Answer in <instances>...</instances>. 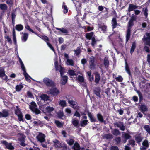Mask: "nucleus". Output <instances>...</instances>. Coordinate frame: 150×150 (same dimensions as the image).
Listing matches in <instances>:
<instances>
[{
	"label": "nucleus",
	"instance_id": "obj_1",
	"mask_svg": "<svg viewBox=\"0 0 150 150\" xmlns=\"http://www.w3.org/2000/svg\"><path fill=\"white\" fill-rule=\"evenodd\" d=\"M136 91L139 98V103L138 104V109L141 112L145 114V112L148 111V107L146 104L142 102L143 100V97L141 92L139 90H136Z\"/></svg>",
	"mask_w": 150,
	"mask_h": 150
},
{
	"label": "nucleus",
	"instance_id": "obj_2",
	"mask_svg": "<svg viewBox=\"0 0 150 150\" xmlns=\"http://www.w3.org/2000/svg\"><path fill=\"white\" fill-rule=\"evenodd\" d=\"M134 25V21L129 20L127 27L126 35V42H127L129 40L131 36V32L132 27Z\"/></svg>",
	"mask_w": 150,
	"mask_h": 150
},
{
	"label": "nucleus",
	"instance_id": "obj_3",
	"mask_svg": "<svg viewBox=\"0 0 150 150\" xmlns=\"http://www.w3.org/2000/svg\"><path fill=\"white\" fill-rule=\"evenodd\" d=\"M48 94H50L52 96H57L60 93V91L55 87H52L49 89V91L47 92Z\"/></svg>",
	"mask_w": 150,
	"mask_h": 150
},
{
	"label": "nucleus",
	"instance_id": "obj_4",
	"mask_svg": "<svg viewBox=\"0 0 150 150\" xmlns=\"http://www.w3.org/2000/svg\"><path fill=\"white\" fill-rule=\"evenodd\" d=\"M96 59L93 56H91L89 58V68L91 70H94L95 69L97 62H96Z\"/></svg>",
	"mask_w": 150,
	"mask_h": 150
},
{
	"label": "nucleus",
	"instance_id": "obj_5",
	"mask_svg": "<svg viewBox=\"0 0 150 150\" xmlns=\"http://www.w3.org/2000/svg\"><path fill=\"white\" fill-rule=\"evenodd\" d=\"M43 82L47 87H52L55 86L54 82L48 78H44L43 79Z\"/></svg>",
	"mask_w": 150,
	"mask_h": 150
},
{
	"label": "nucleus",
	"instance_id": "obj_6",
	"mask_svg": "<svg viewBox=\"0 0 150 150\" xmlns=\"http://www.w3.org/2000/svg\"><path fill=\"white\" fill-rule=\"evenodd\" d=\"M1 143L5 145L6 148L10 150H13L14 149V147L12 146V144L11 143H8L5 140H2Z\"/></svg>",
	"mask_w": 150,
	"mask_h": 150
},
{
	"label": "nucleus",
	"instance_id": "obj_7",
	"mask_svg": "<svg viewBox=\"0 0 150 150\" xmlns=\"http://www.w3.org/2000/svg\"><path fill=\"white\" fill-rule=\"evenodd\" d=\"M114 125L115 126L120 128V129L122 131H124L125 130V127L123 125V123L121 121L116 122L114 123Z\"/></svg>",
	"mask_w": 150,
	"mask_h": 150
},
{
	"label": "nucleus",
	"instance_id": "obj_8",
	"mask_svg": "<svg viewBox=\"0 0 150 150\" xmlns=\"http://www.w3.org/2000/svg\"><path fill=\"white\" fill-rule=\"evenodd\" d=\"M45 134L41 133H39L38 135L36 137V138L38 141L41 143L45 141Z\"/></svg>",
	"mask_w": 150,
	"mask_h": 150
},
{
	"label": "nucleus",
	"instance_id": "obj_9",
	"mask_svg": "<svg viewBox=\"0 0 150 150\" xmlns=\"http://www.w3.org/2000/svg\"><path fill=\"white\" fill-rule=\"evenodd\" d=\"M68 102L70 104V106L74 109H76L77 107H78L77 105V103L73 101L71 98H70L68 99Z\"/></svg>",
	"mask_w": 150,
	"mask_h": 150
},
{
	"label": "nucleus",
	"instance_id": "obj_10",
	"mask_svg": "<svg viewBox=\"0 0 150 150\" xmlns=\"http://www.w3.org/2000/svg\"><path fill=\"white\" fill-rule=\"evenodd\" d=\"M146 37L144 36L142 38V40L144 42H146L145 44L146 45L150 46V33H146Z\"/></svg>",
	"mask_w": 150,
	"mask_h": 150
},
{
	"label": "nucleus",
	"instance_id": "obj_11",
	"mask_svg": "<svg viewBox=\"0 0 150 150\" xmlns=\"http://www.w3.org/2000/svg\"><path fill=\"white\" fill-rule=\"evenodd\" d=\"M122 137L125 139L123 140V142L125 143L127 140L130 139L132 138V136L127 133L123 132L122 133Z\"/></svg>",
	"mask_w": 150,
	"mask_h": 150
},
{
	"label": "nucleus",
	"instance_id": "obj_12",
	"mask_svg": "<svg viewBox=\"0 0 150 150\" xmlns=\"http://www.w3.org/2000/svg\"><path fill=\"white\" fill-rule=\"evenodd\" d=\"M143 146L140 148V150H146L149 146L148 141L147 140H144L142 143Z\"/></svg>",
	"mask_w": 150,
	"mask_h": 150
},
{
	"label": "nucleus",
	"instance_id": "obj_13",
	"mask_svg": "<svg viewBox=\"0 0 150 150\" xmlns=\"http://www.w3.org/2000/svg\"><path fill=\"white\" fill-rule=\"evenodd\" d=\"M52 142L55 147L62 148V146L63 143H61L60 141L56 139L53 140Z\"/></svg>",
	"mask_w": 150,
	"mask_h": 150
},
{
	"label": "nucleus",
	"instance_id": "obj_14",
	"mask_svg": "<svg viewBox=\"0 0 150 150\" xmlns=\"http://www.w3.org/2000/svg\"><path fill=\"white\" fill-rule=\"evenodd\" d=\"M68 77L66 75L61 76L60 83L62 85H65L67 82Z\"/></svg>",
	"mask_w": 150,
	"mask_h": 150
},
{
	"label": "nucleus",
	"instance_id": "obj_15",
	"mask_svg": "<svg viewBox=\"0 0 150 150\" xmlns=\"http://www.w3.org/2000/svg\"><path fill=\"white\" fill-rule=\"evenodd\" d=\"M94 93L100 98H101L100 92H101V88L99 87H97L95 88L93 90Z\"/></svg>",
	"mask_w": 150,
	"mask_h": 150
},
{
	"label": "nucleus",
	"instance_id": "obj_16",
	"mask_svg": "<svg viewBox=\"0 0 150 150\" xmlns=\"http://www.w3.org/2000/svg\"><path fill=\"white\" fill-rule=\"evenodd\" d=\"M56 30H59V33H62L64 34L65 35H68L69 31L68 30L64 28H56Z\"/></svg>",
	"mask_w": 150,
	"mask_h": 150
},
{
	"label": "nucleus",
	"instance_id": "obj_17",
	"mask_svg": "<svg viewBox=\"0 0 150 150\" xmlns=\"http://www.w3.org/2000/svg\"><path fill=\"white\" fill-rule=\"evenodd\" d=\"M97 117L100 122L104 123L105 124L106 121L104 120L103 117L100 113L98 114L97 115Z\"/></svg>",
	"mask_w": 150,
	"mask_h": 150
},
{
	"label": "nucleus",
	"instance_id": "obj_18",
	"mask_svg": "<svg viewBox=\"0 0 150 150\" xmlns=\"http://www.w3.org/2000/svg\"><path fill=\"white\" fill-rule=\"evenodd\" d=\"M87 113L88 117H89L91 122H97L96 119L93 115L91 113L89 112V111H88Z\"/></svg>",
	"mask_w": 150,
	"mask_h": 150
},
{
	"label": "nucleus",
	"instance_id": "obj_19",
	"mask_svg": "<svg viewBox=\"0 0 150 150\" xmlns=\"http://www.w3.org/2000/svg\"><path fill=\"white\" fill-rule=\"evenodd\" d=\"M95 82L96 84H98L100 79V74L98 72H96L95 74Z\"/></svg>",
	"mask_w": 150,
	"mask_h": 150
},
{
	"label": "nucleus",
	"instance_id": "obj_20",
	"mask_svg": "<svg viewBox=\"0 0 150 150\" xmlns=\"http://www.w3.org/2000/svg\"><path fill=\"white\" fill-rule=\"evenodd\" d=\"M117 25L116 18L115 17L113 18L112 20V26L113 29L116 28Z\"/></svg>",
	"mask_w": 150,
	"mask_h": 150
},
{
	"label": "nucleus",
	"instance_id": "obj_21",
	"mask_svg": "<svg viewBox=\"0 0 150 150\" xmlns=\"http://www.w3.org/2000/svg\"><path fill=\"white\" fill-rule=\"evenodd\" d=\"M104 139H106L107 140H110L113 138V135L110 133H108L105 134L103 136Z\"/></svg>",
	"mask_w": 150,
	"mask_h": 150
},
{
	"label": "nucleus",
	"instance_id": "obj_22",
	"mask_svg": "<svg viewBox=\"0 0 150 150\" xmlns=\"http://www.w3.org/2000/svg\"><path fill=\"white\" fill-rule=\"evenodd\" d=\"M125 70L126 72L129 74V76L131 75V74L130 70L129 67L126 61L125 62Z\"/></svg>",
	"mask_w": 150,
	"mask_h": 150
},
{
	"label": "nucleus",
	"instance_id": "obj_23",
	"mask_svg": "<svg viewBox=\"0 0 150 150\" xmlns=\"http://www.w3.org/2000/svg\"><path fill=\"white\" fill-rule=\"evenodd\" d=\"M94 35L93 32H91L89 33H86L85 34V37L88 39L90 40L92 39Z\"/></svg>",
	"mask_w": 150,
	"mask_h": 150
},
{
	"label": "nucleus",
	"instance_id": "obj_24",
	"mask_svg": "<svg viewBox=\"0 0 150 150\" xmlns=\"http://www.w3.org/2000/svg\"><path fill=\"white\" fill-rule=\"evenodd\" d=\"M136 47V44L135 42H133L132 46H131V48L130 49V53L131 54H132L133 53L134 50L135 49Z\"/></svg>",
	"mask_w": 150,
	"mask_h": 150
},
{
	"label": "nucleus",
	"instance_id": "obj_25",
	"mask_svg": "<svg viewBox=\"0 0 150 150\" xmlns=\"http://www.w3.org/2000/svg\"><path fill=\"white\" fill-rule=\"evenodd\" d=\"M41 99L44 101H48L50 100V97L47 95L43 94L40 96Z\"/></svg>",
	"mask_w": 150,
	"mask_h": 150
},
{
	"label": "nucleus",
	"instance_id": "obj_26",
	"mask_svg": "<svg viewBox=\"0 0 150 150\" xmlns=\"http://www.w3.org/2000/svg\"><path fill=\"white\" fill-rule=\"evenodd\" d=\"M74 52L76 56L79 55L82 52L80 47H77L76 50H74Z\"/></svg>",
	"mask_w": 150,
	"mask_h": 150
},
{
	"label": "nucleus",
	"instance_id": "obj_27",
	"mask_svg": "<svg viewBox=\"0 0 150 150\" xmlns=\"http://www.w3.org/2000/svg\"><path fill=\"white\" fill-rule=\"evenodd\" d=\"M72 149L74 150H80L81 148L79 144L77 142H75L72 147Z\"/></svg>",
	"mask_w": 150,
	"mask_h": 150
},
{
	"label": "nucleus",
	"instance_id": "obj_28",
	"mask_svg": "<svg viewBox=\"0 0 150 150\" xmlns=\"http://www.w3.org/2000/svg\"><path fill=\"white\" fill-rule=\"evenodd\" d=\"M28 36V34L27 33H24L21 37L22 40L24 42L26 41Z\"/></svg>",
	"mask_w": 150,
	"mask_h": 150
},
{
	"label": "nucleus",
	"instance_id": "obj_29",
	"mask_svg": "<svg viewBox=\"0 0 150 150\" xmlns=\"http://www.w3.org/2000/svg\"><path fill=\"white\" fill-rule=\"evenodd\" d=\"M89 123L88 120H87L81 121L80 123V125L82 127H85Z\"/></svg>",
	"mask_w": 150,
	"mask_h": 150
},
{
	"label": "nucleus",
	"instance_id": "obj_30",
	"mask_svg": "<svg viewBox=\"0 0 150 150\" xmlns=\"http://www.w3.org/2000/svg\"><path fill=\"white\" fill-rule=\"evenodd\" d=\"M62 8L63 9V11L64 13L66 14L68 12V9L66 5H65V3L64 2L63 3Z\"/></svg>",
	"mask_w": 150,
	"mask_h": 150
},
{
	"label": "nucleus",
	"instance_id": "obj_31",
	"mask_svg": "<svg viewBox=\"0 0 150 150\" xmlns=\"http://www.w3.org/2000/svg\"><path fill=\"white\" fill-rule=\"evenodd\" d=\"M2 113L3 117H6L9 115V114L7 110L4 109L2 111Z\"/></svg>",
	"mask_w": 150,
	"mask_h": 150
},
{
	"label": "nucleus",
	"instance_id": "obj_32",
	"mask_svg": "<svg viewBox=\"0 0 150 150\" xmlns=\"http://www.w3.org/2000/svg\"><path fill=\"white\" fill-rule=\"evenodd\" d=\"M16 29L18 31H21L23 30V27L21 24L16 25L15 27Z\"/></svg>",
	"mask_w": 150,
	"mask_h": 150
},
{
	"label": "nucleus",
	"instance_id": "obj_33",
	"mask_svg": "<svg viewBox=\"0 0 150 150\" xmlns=\"http://www.w3.org/2000/svg\"><path fill=\"white\" fill-rule=\"evenodd\" d=\"M7 6L6 4H0V9L4 11H6L7 9Z\"/></svg>",
	"mask_w": 150,
	"mask_h": 150
},
{
	"label": "nucleus",
	"instance_id": "obj_34",
	"mask_svg": "<svg viewBox=\"0 0 150 150\" xmlns=\"http://www.w3.org/2000/svg\"><path fill=\"white\" fill-rule=\"evenodd\" d=\"M20 135L21 136L18 137V140L20 142H25V136L22 134H21Z\"/></svg>",
	"mask_w": 150,
	"mask_h": 150
},
{
	"label": "nucleus",
	"instance_id": "obj_35",
	"mask_svg": "<svg viewBox=\"0 0 150 150\" xmlns=\"http://www.w3.org/2000/svg\"><path fill=\"white\" fill-rule=\"evenodd\" d=\"M59 104L62 107L67 106V103L65 100H60L59 102Z\"/></svg>",
	"mask_w": 150,
	"mask_h": 150
},
{
	"label": "nucleus",
	"instance_id": "obj_36",
	"mask_svg": "<svg viewBox=\"0 0 150 150\" xmlns=\"http://www.w3.org/2000/svg\"><path fill=\"white\" fill-rule=\"evenodd\" d=\"M13 36L14 43L15 45H16L17 44V41L16 36V32L14 29L13 30Z\"/></svg>",
	"mask_w": 150,
	"mask_h": 150
},
{
	"label": "nucleus",
	"instance_id": "obj_37",
	"mask_svg": "<svg viewBox=\"0 0 150 150\" xmlns=\"http://www.w3.org/2000/svg\"><path fill=\"white\" fill-rule=\"evenodd\" d=\"M25 28L28 31L31 32L32 33L35 34L36 35H38V34L36 32L34 31L32 29H31L29 25H27L26 26H25Z\"/></svg>",
	"mask_w": 150,
	"mask_h": 150
},
{
	"label": "nucleus",
	"instance_id": "obj_38",
	"mask_svg": "<svg viewBox=\"0 0 150 150\" xmlns=\"http://www.w3.org/2000/svg\"><path fill=\"white\" fill-rule=\"evenodd\" d=\"M30 104L31 105L30 106L29 108L31 110H33L35 108H36L37 107V105H36V103L35 102H32Z\"/></svg>",
	"mask_w": 150,
	"mask_h": 150
},
{
	"label": "nucleus",
	"instance_id": "obj_39",
	"mask_svg": "<svg viewBox=\"0 0 150 150\" xmlns=\"http://www.w3.org/2000/svg\"><path fill=\"white\" fill-rule=\"evenodd\" d=\"M99 28L101 29L103 31H105L107 28V26L103 24L102 23L99 24Z\"/></svg>",
	"mask_w": 150,
	"mask_h": 150
},
{
	"label": "nucleus",
	"instance_id": "obj_40",
	"mask_svg": "<svg viewBox=\"0 0 150 150\" xmlns=\"http://www.w3.org/2000/svg\"><path fill=\"white\" fill-rule=\"evenodd\" d=\"M144 128L150 135V127L148 125H145Z\"/></svg>",
	"mask_w": 150,
	"mask_h": 150
},
{
	"label": "nucleus",
	"instance_id": "obj_41",
	"mask_svg": "<svg viewBox=\"0 0 150 150\" xmlns=\"http://www.w3.org/2000/svg\"><path fill=\"white\" fill-rule=\"evenodd\" d=\"M23 87V86L22 84L17 85L16 86L15 88L16 91H19Z\"/></svg>",
	"mask_w": 150,
	"mask_h": 150
},
{
	"label": "nucleus",
	"instance_id": "obj_42",
	"mask_svg": "<svg viewBox=\"0 0 150 150\" xmlns=\"http://www.w3.org/2000/svg\"><path fill=\"white\" fill-rule=\"evenodd\" d=\"M54 108L53 107L50 106H47L46 108V110L48 113H50L52 111H54Z\"/></svg>",
	"mask_w": 150,
	"mask_h": 150
},
{
	"label": "nucleus",
	"instance_id": "obj_43",
	"mask_svg": "<svg viewBox=\"0 0 150 150\" xmlns=\"http://www.w3.org/2000/svg\"><path fill=\"white\" fill-rule=\"evenodd\" d=\"M143 138L140 136H137L135 138V140L137 143L139 144L142 141Z\"/></svg>",
	"mask_w": 150,
	"mask_h": 150
},
{
	"label": "nucleus",
	"instance_id": "obj_44",
	"mask_svg": "<svg viewBox=\"0 0 150 150\" xmlns=\"http://www.w3.org/2000/svg\"><path fill=\"white\" fill-rule=\"evenodd\" d=\"M104 64L106 68L108 67L109 64V61L107 58H105L104 59Z\"/></svg>",
	"mask_w": 150,
	"mask_h": 150
},
{
	"label": "nucleus",
	"instance_id": "obj_45",
	"mask_svg": "<svg viewBox=\"0 0 150 150\" xmlns=\"http://www.w3.org/2000/svg\"><path fill=\"white\" fill-rule=\"evenodd\" d=\"M130 145H131L133 147H134L135 145V141L134 140L131 139L129 141V143L127 144V145L129 146Z\"/></svg>",
	"mask_w": 150,
	"mask_h": 150
},
{
	"label": "nucleus",
	"instance_id": "obj_46",
	"mask_svg": "<svg viewBox=\"0 0 150 150\" xmlns=\"http://www.w3.org/2000/svg\"><path fill=\"white\" fill-rule=\"evenodd\" d=\"M112 134L115 136L119 135L120 134L119 131L117 129H114L112 132Z\"/></svg>",
	"mask_w": 150,
	"mask_h": 150
},
{
	"label": "nucleus",
	"instance_id": "obj_47",
	"mask_svg": "<svg viewBox=\"0 0 150 150\" xmlns=\"http://www.w3.org/2000/svg\"><path fill=\"white\" fill-rule=\"evenodd\" d=\"M55 123L56 125L59 128H61L63 126V124L58 120H56L55 122Z\"/></svg>",
	"mask_w": 150,
	"mask_h": 150
},
{
	"label": "nucleus",
	"instance_id": "obj_48",
	"mask_svg": "<svg viewBox=\"0 0 150 150\" xmlns=\"http://www.w3.org/2000/svg\"><path fill=\"white\" fill-rule=\"evenodd\" d=\"M77 80L80 83L83 82L84 81V79L83 76L79 75L77 77Z\"/></svg>",
	"mask_w": 150,
	"mask_h": 150
},
{
	"label": "nucleus",
	"instance_id": "obj_49",
	"mask_svg": "<svg viewBox=\"0 0 150 150\" xmlns=\"http://www.w3.org/2000/svg\"><path fill=\"white\" fill-rule=\"evenodd\" d=\"M40 38L45 41L46 43L49 41V39L48 37L45 35L41 36Z\"/></svg>",
	"mask_w": 150,
	"mask_h": 150
},
{
	"label": "nucleus",
	"instance_id": "obj_50",
	"mask_svg": "<svg viewBox=\"0 0 150 150\" xmlns=\"http://www.w3.org/2000/svg\"><path fill=\"white\" fill-rule=\"evenodd\" d=\"M91 45L94 48L95 45L96 44L97 40H96L94 37H93L91 39Z\"/></svg>",
	"mask_w": 150,
	"mask_h": 150
},
{
	"label": "nucleus",
	"instance_id": "obj_51",
	"mask_svg": "<svg viewBox=\"0 0 150 150\" xmlns=\"http://www.w3.org/2000/svg\"><path fill=\"white\" fill-rule=\"evenodd\" d=\"M31 110L34 112L36 115H38L41 113L39 109H37V108H35Z\"/></svg>",
	"mask_w": 150,
	"mask_h": 150
},
{
	"label": "nucleus",
	"instance_id": "obj_52",
	"mask_svg": "<svg viewBox=\"0 0 150 150\" xmlns=\"http://www.w3.org/2000/svg\"><path fill=\"white\" fill-rule=\"evenodd\" d=\"M6 76L5 72L4 69H0V77H3Z\"/></svg>",
	"mask_w": 150,
	"mask_h": 150
},
{
	"label": "nucleus",
	"instance_id": "obj_53",
	"mask_svg": "<svg viewBox=\"0 0 150 150\" xmlns=\"http://www.w3.org/2000/svg\"><path fill=\"white\" fill-rule=\"evenodd\" d=\"M143 11L144 14L146 18L148 16V9L147 7L144 8H143Z\"/></svg>",
	"mask_w": 150,
	"mask_h": 150
},
{
	"label": "nucleus",
	"instance_id": "obj_54",
	"mask_svg": "<svg viewBox=\"0 0 150 150\" xmlns=\"http://www.w3.org/2000/svg\"><path fill=\"white\" fill-rule=\"evenodd\" d=\"M134 9V5L132 4H130L128 8V11L129 12L132 11Z\"/></svg>",
	"mask_w": 150,
	"mask_h": 150
},
{
	"label": "nucleus",
	"instance_id": "obj_55",
	"mask_svg": "<svg viewBox=\"0 0 150 150\" xmlns=\"http://www.w3.org/2000/svg\"><path fill=\"white\" fill-rule=\"evenodd\" d=\"M116 80L118 82H121L123 80V78L120 76L119 75L117 77L115 78Z\"/></svg>",
	"mask_w": 150,
	"mask_h": 150
},
{
	"label": "nucleus",
	"instance_id": "obj_56",
	"mask_svg": "<svg viewBox=\"0 0 150 150\" xmlns=\"http://www.w3.org/2000/svg\"><path fill=\"white\" fill-rule=\"evenodd\" d=\"M66 141L67 142L68 144L70 146L72 145L74 142V140L72 139H70L69 141H68V140H67Z\"/></svg>",
	"mask_w": 150,
	"mask_h": 150
},
{
	"label": "nucleus",
	"instance_id": "obj_57",
	"mask_svg": "<svg viewBox=\"0 0 150 150\" xmlns=\"http://www.w3.org/2000/svg\"><path fill=\"white\" fill-rule=\"evenodd\" d=\"M68 72L70 76H71L76 75L75 72L73 70L70 69L69 70Z\"/></svg>",
	"mask_w": 150,
	"mask_h": 150
},
{
	"label": "nucleus",
	"instance_id": "obj_58",
	"mask_svg": "<svg viewBox=\"0 0 150 150\" xmlns=\"http://www.w3.org/2000/svg\"><path fill=\"white\" fill-rule=\"evenodd\" d=\"M17 116L18 117V119L19 121H22L23 122H24V120H23V116L22 113L18 115Z\"/></svg>",
	"mask_w": 150,
	"mask_h": 150
},
{
	"label": "nucleus",
	"instance_id": "obj_59",
	"mask_svg": "<svg viewBox=\"0 0 150 150\" xmlns=\"http://www.w3.org/2000/svg\"><path fill=\"white\" fill-rule=\"evenodd\" d=\"M73 125L75 127H77L79 125V121L77 120H74L72 121Z\"/></svg>",
	"mask_w": 150,
	"mask_h": 150
},
{
	"label": "nucleus",
	"instance_id": "obj_60",
	"mask_svg": "<svg viewBox=\"0 0 150 150\" xmlns=\"http://www.w3.org/2000/svg\"><path fill=\"white\" fill-rule=\"evenodd\" d=\"M23 74L24 75L25 78H27V77H29L31 79L33 80V79L26 72V70H25V71H23Z\"/></svg>",
	"mask_w": 150,
	"mask_h": 150
},
{
	"label": "nucleus",
	"instance_id": "obj_61",
	"mask_svg": "<svg viewBox=\"0 0 150 150\" xmlns=\"http://www.w3.org/2000/svg\"><path fill=\"white\" fill-rule=\"evenodd\" d=\"M64 70H65L64 68L62 67L61 66H60V68L59 71L61 76H62V75H64L63 74L65 73Z\"/></svg>",
	"mask_w": 150,
	"mask_h": 150
},
{
	"label": "nucleus",
	"instance_id": "obj_62",
	"mask_svg": "<svg viewBox=\"0 0 150 150\" xmlns=\"http://www.w3.org/2000/svg\"><path fill=\"white\" fill-rule=\"evenodd\" d=\"M62 148H63V150H69L67 145L65 143H63V145L62 146Z\"/></svg>",
	"mask_w": 150,
	"mask_h": 150
},
{
	"label": "nucleus",
	"instance_id": "obj_63",
	"mask_svg": "<svg viewBox=\"0 0 150 150\" xmlns=\"http://www.w3.org/2000/svg\"><path fill=\"white\" fill-rule=\"evenodd\" d=\"M67 62L71 66H74V63L73 61L71 59H68Z\"/></svg>",
	"mask_w": 150,
	"mask_h": 150
},
{
	"label": "nucleus",
	"instance_id": "obj_64",
	"mask_svg": "<svg viewBox=\"0 0 150 150\" xmlns=\"http://www.w3.org/2000/svg\"><path fill=\"white\" fill-rule=\"evenodd\" d=\"M15 114L17 116L18 115H19L22 113L21 111L20 110L18 109L17 108V109H16L15 110Z\"/></svg>",
	"mask_w": 150,
	"mask_h": 150
}]
</instances>
